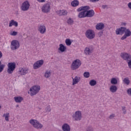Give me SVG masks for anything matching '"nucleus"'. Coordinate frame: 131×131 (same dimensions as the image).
I'll return each instance as SVG.
<instances>
[{
    "label": "nucleus",
    "instance_id": "6ab92c4d",
    "mask_svg": "<svg viewBox=\"0 0 131 131\" xmlns=\"http://www.w3.org/2000/svg\"><path fill=\"white\" fill-rule=\"evenodd\" d=\"M57 13L59 15V16H66L67 14H68V12L67 11L65 10H58L57 11Z\"/></svg>",
    "mask_w": 131,
    "mask_h": 131
},
{
    "label": "nucleus",
    "instance_id": "5701e85b",
    "mask_svg": "<svg viewBox=\"0 0 131 131\" xmlns=\"http://www.w3.org/2000/svg\"><path fill=\"white\" fill-rule=\"evenodd\" d=\"M14 101L16 103H21L24 99L21 96H15L14 97Z\"/></svg>",
    "mask_w": 131,
    "mask_h": 131
},
{
    "label": "nucleus",
    "instance_id": "c9c22d12",
    "mask_svg": "<svg viewBox=\"0 0 131 131\" xmlns=\"http://www.w3.org/2000/svg\"><path fill=\"white\" fill-rule=\"evenodd\" d=\"M45 111H46V112H51V111H52V108H51V106L48 105L45 108Z\"/></svg>",
    "mask_w": 131,
    "mask_h": 131
},
{
    "label": "nucleus",
    "instance_id": "f704fd0d",
    "mask_svg": "<svg viewBox=\"0 0 131 131\" xmlns=\"http://www.w3.org/2000/svg\"><path fill=\"white\" fill-rule=\"evenodd\" d=\"M85 131H94V127L92 125H89L86 127Z\"/></svg>",
    "mask_w": 131,
    "mask_h": 131
},
{
    "label": "nucleus",
    "instance_id": "864d4df0",
    "mask_svg": "<svg viewBox=\"0 0 131 131\" xmlns=\"http://www.w3.org/2000/svg\"><path fill=\"white\" fill-rule=\"evenodd\" d=\"M0 65H2V61H0Z\"/></svg>",
    "mask_w": 131,
    "mask_h": 131
},
{
    "label": "nucleus",
    "instance_id": "37998d69",
    "mask_svg": "<svg viewBox=\"0 0 131 131\" xmlns=\"http://www.w3.org/2000/svg\"><path fill=\"white\" fill-rule=\"evenodd\" d=\"M122 111H123V114H125L126 113V110H125V107L124 106L122 107Z\"/></svg>",
    "mask_w": 131,
    "mask_h": 131
},
{
    "label": "nucleus",
    "instance_id": "7ed1b4c3",
    "mask_svg": "<svg viewBox=\"0 0 131 131\" xmlns=\"http://www.w3.org/2000/svg\"><path fill=\"white\" fill-rule=\"evenodd\" d=\"M40 91V86L38 85H35L33 86L30 89V95L31 96H35L36 94H38Z\"/></svg>",
    "mask_w": 131,
    "mask_h": 131
},
{
    "label": "nucleus",
    "instance_id": "9b49d317",
    "mask_svg": "<svg viewBox=\"0 0 131 131\" xmlns=\"http://www.w3.org/2000/svg\"><path fill=\"white\" fill-rule=\"evenodd\" d=\"M131 35V31L129 29H127L125 28L124 34V35L121 38L122 40H124V39H126L127 37H129Z\"/></svg>",
    "mask_w": 131,
    "mask_h": 131
},
{
    "label": "nucleus",
    "instance_id": "412c9836",
    "mask_svg": "<svg viewBox=\"0 0 131 131\" xmlns=\"http://www.w3.org/2000/svg\"><path fill=\"white\" fill-rule=\"evenodd\" d=\"M73 79V83L72 85H74L75 84H76L80 81V77L78 76H76L74 78H72Z\"/></svg>",
    "mask_w": 131,
    "mask_h": 131
},
{
    "label": "nucleus",
    "instance_id": "ddd939ff",
    "mask_svg": "<svg viewBox=\"0 0 131 131\" xmlns=\"http://www.w3.org/2000/svg\"><path fill=\"white\" fill-rule=\"evenodd\" d=\"M93 47L89 46L85 48L84 50V53L87 56H90L93 53Z\"/></svg>",
    "mask_w": 131,
    "mask_h": 131
},
{
    "label": "nucleus",
    "instance_id": "7c9ffc66",
    "mask_svg": "<svg viewBox=\"0 0 131 131\" xmlns=\"http://www.w3.org/2000/svg\"><path fill=\"white\" fill-rule=\"evenodd\" d=\"M3 117H5L6 121H9V118H10V113H6L3 115Z\"/></svg>",
    "mask_w": 131,
    "mask_h": 131
},
{
    "label": "nucleus",
    "instance_id": "4c0bfd02",
    "mask_svg": "<svg viewBox=\"0 0 131 131\" xmlns=\"http://www.w3.org/2000/svg\"><path fill=\"white\" fill-rule=\"evenodd\" d=\"M66 43L67 46H71L72 42L70 40V39H67L66 40Z\"/></svg>",
    "mask_w": 131,
    "mask_h": 131
},
{
    "label": "nucleus",
    "instance_id": "c756f323",
    "mask_svg": "<svg viewBox=\"0 0 131 131\" xmlns=\"http://www.w3.org/2000/svg\"><path fill=\"white\" fill-rule=\"evenodd\" d=\"M89 84L91 86H95L97 84V81L94 79L91 80L89 82Z\"/></svg>",
    "mask_w": 131,
    "mask_h": 131
},
{
    "label": "nucleus",
    "instance_id": "5fc2aeb1",
    "mask_svg": "<svg viewBox=\"0 0 131 131\" xmlns=\"http://www.w3.org/2000/svg\"><path fill=\"white\" fill-rule=\"evenodd\" d=\"M2 109V106L0 105V110Z\"/></svg>",
    "mask_w": 131,
    "mask_h": 131
},
{
    "label": "nucleus",
    "instance_id": "c03bdc74",
    "mask_svg": "<svg viewBox=\"0 0 131 131\" xmlns=\"http://www.w3.org/2000/svg\"><path fill=\"white\" fill-rule=\"evenodd\" d=\"M102 8L105 10V9H108V6L107 5H102Z\"/></svg>",
    "mask_w": 131,
    "mask_h": 131
},
{
    "label": "nucleus",
    "instance_id": "3c124183",
    "mask_svg": "<svg viewBox=\"0 0 131 131\" xmlns=\"http://www.w3.org/2000/svg\"><path fill=\"white\" fill-rule=\"evenodd\" d=\"M121 25H122V26H125L126 25V23H122Z\"/></svg>",
    "mask_w": 131,
    "mask_h": 131
},
{
    "label": "nucleus",
    "instance_id": "f03ea898",
    "mask_svg": "<svg viewBox=\"0 0 131 131\" xmlns=\"http://www.w3.org/2000/svg\"><path fill=\"white\" fill-rule=\"evenodd\" d=\"M29 122L30 124L36 129H41L42 127H43V125L37 120L31 119L29 120Z\"/></svg>",
    "mask_w": 131,
    "mask_h": 131
},
{
    "label": "nucleus",
    "instance_id": "a18cd8bd",
    "mask_svg": "<svg viewBox=\"0 0 131 131\" xmlns=\"http://www.w3.org/2000/svg\"><path fill=\"white\" fill-rule=\"evenodd\" d=\"M127 6H128V8L130 9V10H131V2H129V3H128Z\"/></svg>",
    "mask_w": 131,
    "mask_h": 131
},
{
    "label": "nucleus",
    "instance_id": "423d86ee",
    "mask_svg": "<svg viewBox=\"0 0 131 131\" xmlns=\"http://www.w3.org/2000/svg\"><path fill=\"white\" fill-rule=\"evenodd\" d=\"M30 8V3H29V1H25L24 2L21 6H20V10L23 11V12H26L29 10Z\"/></svg>",
    "mask_w": 131,
    "mask_h": 131
},
{
    "label": "nucleus",
    "instance_id": "2f4dec72",
    "mask_svg": "<svg viewBox=\"0 0 131 131\" xmlns=\"http://www.w3.org/2000/svg\"><path fill=\"white\" fill-rule=\"evenodd\" d=\"M71 5L73 7H77L79 5V2L77 0H74L72 2Z\"/></svg>",
    "mask_w": 131,
    "mask_h": 131
},
{
    "label": "nucleus",
    "instance_id": "20e7f679",
    "mask_svg": "<svg viewBox=\"0 0 131 131\" xmlns=\"http://www.w3.org/2000/svg\"><path fill=\"white\" fill-rule=\"evenodd\" d=\"M81 65V61L79 59H76L74 60L71 65V69L72 70H76L78 69L79 67H80Z\"/></svg>",
    "mask_w": 131,
    "mask_h": 131
},
{
    "label": "nucleus",
    "instance_id": "39448f33",
    "mask_svg": "<svg viewBox=\"0 0 131 131\" xmlns=\"http://www.w3.org/2000/svg\"><path fill=\"white\" fill-rule=\"evenodd\" d=\"M7 73H8V74H12L15 69H16V63L9 62L7 64Z\"/></svg>",
    "mask_w": 131,
    "mask_h": 131
},
{
    "label": "nucleus",
    "instance_id": "4468645a",
    "mask_svg": "<svg viewBox=\"0 0 131 131\" xmlns=\"http://www.w3.org/2000/svg\"><path fill=\"white\" fill-rule=\"evenodd\" d=\"M125 27H121L119 29H117L116 30V34L117 35H122V34H124V32H125Z\"/></svg>",
    "mask_w": 131,
    "mask_h": 131
},
{
    "label": "nucleus",
    "instance_id": "f8f14e48",
    "mask_svg": "<svg viewBox=\"0 0 131 131\" xmlns=\"http://www.w3.org/2000/svg\"><path fill=\"white\" fill-rule=\"evenodd\" d=\"M43 65V60L41 59L38 61H37L33 64L34 69H38L40 67H41Z\"/></svg>",
    "mask_w": 131,
    "mask_h": 131
},
{
    "label": "nucleus",
    "instance_id": "603ef678",
    "mask_svg": "<svg viewBox=\"0 0 131 131\" xmlns=\"http://www.w3.org/2000/svg\"><path fill=\"white\" fill-rule=\"evenodd\" d=\"M19 107V105H16V107L17 108V107Z\"/></svg>",
    "mask_w": 131,
    "mask_h": 131
},
{
    "label": "nucleus",
    "instance_id": "393cba45",
    "mask_svg": "<svg viewBox=\"0 0 131 131\" xmlns=\"http://www.w3.org/2000/svg\"><path fill=\"white\" fill-rule=\"evenodd\" d=\"M52 75V72L50 70H47L45 72L44 76L45 78H50Z\"/></svg>",
    "mask_w": 131,
    "mask_h": 131
},
{
    "label": "nucleus",
    "instance_id": "a211bd4d",
    "mask_svg": "<svg viewBox=\"0 0 131 131\" xmlns=\"http://www.w3.org/2000/svg\"><path fill=\"white\" fill-rule=\"evenodd\" d=\"M95 15V11L94 10H90L89 11H86V17H93Z\"/></svg>",
    "mask_w": 131,
    "mask_h": 131
},
{
    "label": "nucleus",
    "instance_id": "a19ab883",
    "mask_svg": "<svg viewBox=\"0 0 131 131\" xmlns=\"http://www.w3.org/2000/svg\"><path fill=\"white\" fill-rule=\"evenodd\" d=\"M115 117V114H112L108 118L109 119H113Z\"/></svg>",
    "mask_w": 131,
    "mask_h": 131
},
{
    "label": "nucleus",
    "instance_id": "ea45409f",
    "mask_svg": "<svg viewBox=\"0 0 131 131\" xmlns=\"http://www.w3.org/2000/svg\"><path fill=\"white\" fill-rule=\"evenodd\" d=\"M18 34V32L16 31H13L12 32L10 33V35H12L13 36H15Z\"/></svg>",
    "mask_w": 131,
    "mask_h": 131
},
{
    "label": "nucleus",
    "instance_id": "9d476101",
    "mask_svg": "<svg viewBox=\"0 0 131 131\" xmlns=\"http://www.w3.org/2000/svg\"><path fill=\"white\" fill-rule=\"evenodd\" d=\"M42 13H50L51 11V4L50 3L44 4L41 7Z\"/></svg>",
    "mask_w": 131,
    "mask_h": 131
},
{
    "label": "nucleus",
    "instance_id": "c85d7f7f",
    "mask_svg": "<svg viewBox=\"0 0 131 131\" xmlns=\"http://www.w3.org/2000/svg\"><path fill=\"white\" fill-rule=\"evenodd\" d=\"M123 83H124V84H126L127 85H128V84H129L130 82V81H129V78H128V77H126L124 78L123 80Z\"/></svg>",
    "mask_w": 131,
    "mask_h": 131
},
{
    "label": "nucleus",
    "instance_id": "58836bf2",
    "mask_svg": "<svg viewBox=\"0 0 131 131\" xmlns=\"http://www.w3.org/2000/svg\"><path fill=\"white\" fill-rule=\"evenodd\" d=\"M4 68H5V64H2L0 65V73L1 72H3V71L4 70Z\"/></svg>",
    "mask_w": 131,
    "mask_h": 131
},
{
    "label": "nucleus",
    "instance_id": "a878e982",
    "mask_svg": "<svg viewBox=\"0 0 131 131\" xmlns=\"http://www.w3.org/2000/svg\"><path fill=\"white\" fill-rule=\"evenodd\" d=\"M66 47H65L63 44L59 45V48H58V50L60 51L61 53H64L65 51H66Z\"/></svg>",
    "mask_w": 131,
    "mask_h": 131
},
{
    "label": "nucleus",
    "instance_id": "49530a36",
    "mask_svg": "<svg viewBox=\"0 0 131 131\" xmlns=\"http://www.w3.org/2000/svg\"><path fill=\"white\" fill-rule=\"evenodd\" d=\"M37 1L39 3H45V2H46L45 0H37Z\"/></svg>",
    "mask_w": 131,
    "mask_h": 131
},
{
    "label": "nucleus",
    "instance_id": "2eb2a0df",
    "mask_svg": "<svg viewBox=\"0 0 131 131\" xmlns=\"http://www.w3.org/2000/svg\"><path fill=\"white\" fill-rule=\"evenodd\" d=\"M29 71V69L28 68H23L19 69V73L21 75H26Z\"/></svg>",
    "mask_w": 131,
    "mask_h": 131
},
{
    "label": "nucleus",
    "instance_id": "aec40b11",
    "mask_svg": "<svg viewBox=\"0 0 131 131\" xmlns=\"http://www.w3.org/2000/svg\"><path fill=\"white\" fill-rule=\"evenodd\" d=\"M62 129L63 131H70V126L67 123L63 124L62 126Z\"/></svg>",
    "mask_w": 131,
    "mask_h": 131
},
{
    "label": "nucleus",
    "instance_id": "f3484780",
    "mask_svg": "<svg viewBox=\"0 0 131 131\" xmlns=\"http://www.w3.org/2000/svg\"><path fill=\"white\" fill-rule=\"evenodd\" d=\"M96 28L97 30H102V29L105 28V25L102 23L97 24L96 26Z\"/></svg>",
    "mask_w": 131,
    "mask_h": 131
},
{
    "label": "nucleus",
    "instance_id": "72a5a7b5",
    "mask_svg": "<svg viewBox=\"0 0 131 131\" xmlns=\"http://www.w3.org/2000/svg\"><path fill=\"white\" fill-rule=\"evenodd\" d=\"M67 23H68L69 25H72L73 23H74V20H73V19L70 18L67 20Z\"/></svg>",
    "mask_w": 131,
    "mask_h": 131
},
{
    "label": "nucleus",
    "instance_id": "b1692460",
    "mask_svg": "<svg viewBox=\"0 0 131 131\" xmlns=\"http://www.w3.org/2000/svg\"><path fill=\"white\" fill-rule=\"evenodd\" d=\"M110 91L111 93H116L117 92V86L115 85H112L110 88Z\"/></svg>",
    "mask_w": 131,
    "mask_h": 131
},
{
    "label": "nucleus",
    "instance_id": "cd10ccee",
    "mask_svg": "<svg viewBox=\"0 0 131 131\" xmlns=\"http://www.w3.org/2000/svg\"><path fill=\"white\" fill-rule=\"evenodd\" d=\"M90 8L89 7V6H83L81 7L80 8H79L78 9V11L79 12H80V11H88V10H90Z\"/></svg>",
    "mask_w": 131,
    "mask_h": 131
},
{
    "label": "nucleus",
    "instance_id": "4be33fe9",
    "mask_svg": "<svg viewBox=\"0 0 131 131\" xmlns=\"http://www.w3.org/2000/svg\"><path fill=\"white\" fill-rule=\"evenodd\" d=\"M12 26H15V27H18V22L13 19L10 20L9 27H12Z\"/></svg>",
    "mask_w": 131,
    "mask_h": 131
},
{
    "label": "nucleus",
    "instance_id": "de8ad7c7",
    "mask_svg": "<svg viewBox=\"0 0 131 131\" xmlns=\"http://www.w3.org/2000/svg\"><path fill=\"white\" fill-rule=\"evenodd\" d=\"M92 3H96V2H99L100 0H90Z\"/></svg>",
    "mask_w": 131,
    "mask_h": 131
},
{
    "label": "nucleus",
    "instance_id": "473e14b6",
    "mask_svg": "<svg viewBox=\"0 0 131 131\" xmlns=\"http://www.w3.org/2000/svg\"><path fill=\"white\" fill-rule=\"evenodd\" d=\"M118 81L117 79L116 78H112L111 80V83L112 84H117Z\"/></svg>",
    "mask_w": 131,
    "mask_h": 131
},
{
    "label": "nucleus",
    "instance_id": "6e6552de",
    "mask_svg": "<svg viewBox=\"0 0 131 131\" xmlns=\"http://www.w3.org/2000/svg\"><path fill=\"white\" fill-rule=\"evenodd\" d=\"M72 117L76 121L81 120V118H82V114H81V111H76L73 115Z\"/></svg>",
    "mask_w": 131,
    "mask_h": 131
},
{
    "label": "nucleus",
    "instance_id": "8fccbe9b",
    "mask_svg": "<svg viewBox=\"0 0 131 131\" xmlns=\"http://www.w3.org/2000/svg\"><path fill=\"white\" fill-rule=\"evenodd\" d=\"M103 34V32H99L98 33V35L99 36V37H101V36Z\"/></svg>",
    "mask_w": 131,
    "mask_h": 131
},
{
    "label": "nucleus",
    "instance_id": "09e8293b",
    "mask_svg": "<svg viewBox=\"0 0 131 131\" xmlns=\"http://www.w3.org/2000/svg\"><path fill=\"white\" fill-rule=\"evenodd\" d=\"M3 58V53L0 51V59H2Z\"/></svg>",
    "mask_w": 131,
    "mask_h": 131
},
{
    "label": "nucleus",
    "instance_id": "0eeeda50",
    "mask_svg": "<svg viewBox=\"0 0 131 131\" xmlns=\"http://www.w3.org/2000/svg\"><path fill=\"white\" fill-rule=\"evenodd\" d=\"M10 48L12 51H15L20 48V43L17 40H13L11 41Z\"/></svg>",
    "mask_w": 131,
    "mask_h": 131
},
{
    "label": "nucleus",
    "instance_id": "1a4fd4ad",
    "mask_svg": "<svg viewBox=\"0 0 131 131\" xmlns=\"http://www.w3.org/2000/svg\"><path fill=\"white\" fill-rule=\"evenodd\" d=\"M85 36L89 39H93V38H95L96 35L94 30H88L85 32Z\"/></svg>",
    "mask_w": 131,
    "mask_h": 131
},
{
    "label": "nucleus",
    "instance_id": "e433bc0d",
    "mask_svg": "<svg viewBox=\"0 0 131 131\" xmlns=\"http://www.w3.org/2000/svg\"><path fill=\"white\" fill-rule=\"evenodd\" d=\"M83 76L85 78H89L90 77V72H85L83 74Z\"/></svg>",
    "mask_w": 131,
    "mask_h": 131
},
{
    "label": "nucleus",
    "instance_id": "79ce46f5",
    "mask_svg": "<svg viewBox=\"0 0 131 131\" xmlns=\"http://www.w3.org/2000/svg\"><path fill=\"white\" fill-rule=\"evenodd\" d=\"M127 93L128 96H131V88H129L127 90Z\"/></svg>",
    "mask_w": 131,
    "mask_h": 131
},
{
    "label": "nucleus",
    "instance_id": "dca6fc26",
    "mask_svg": "<svg viewBox=\"0 0 131 131\" xmlns=\"http://www.w3.org/2000/svg\"><path fill=\"white\" fill-rule=\"evenodd\" d=\"M38 31H39L41 34H43L44 33H46V31L47 30L46 29V26H45V25H41L38 26Z\"/></svg>",
    "mask_w": 131,
    "mask_h": 131
},
{
    "label": "nucleus",
    "instance_id": "f257e3e1",
    "mask_svg": "<svg viewBox=\"0 0 131 131\" xmlns=\"http://www.w3.org/2000/svg\"><path fill=\"white\" fill-rule=\"evenodd\" d=\"M121 57L122 59L126 61L128 64L129 69L131 70V55L126 52H122L120 54Z\"/></svg>",
    "mask_w": 131,
    "mask_h": 131
},
{
    "label": "nucleus",
    "instance_id": "bb28decb",
    "mask_svg": "<svg viewBox=\"0 0 131 131\" xmlns=\"http://www.w3.org/2000/svg\"><path fill=\"white\" fill-rule=\"evenodd\" d=\"M79 18H84L86 17V11H83L79 13Z\"/></svg>",
    "mask_w": 131,
    "mask_h": 131
}]
</instances>
